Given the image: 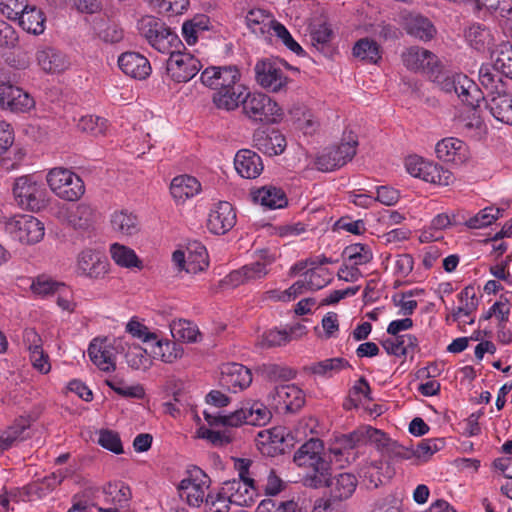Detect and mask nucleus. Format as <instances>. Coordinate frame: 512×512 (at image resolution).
<instances>
[{"mask_svg": "<svg viewBox=\"0 0 512 512\" xmlns=\"http://www.w3.org/2000/svg\"><path fill=\"white\" fill-rule=\"evenodd\" d=\"M111 257L116 264L126 268H142V262L135 252L124 245L114 243L110 248Z\"/></svg>", "mask_w": 512, "mask_h": 512, "instance_id": "48", "label": "nucleus"}, {"mask_svg": "<svg viewBox=\"0 0 512 512\" xmlns=\"http://www.w3.org/2000/svg\"><path fill=\"white\" fill-rule=\"evenodd\" d=\"M349 362L342 358H330L323 361L307 365L303 370L307 373L320 375V376H332L333 373H338L343 369L350 368Z\"/></svg>", "mask_w": 512, "mask_h": 512, "instance_id": "43", "label": "nucleus"}, {"mask_svg": "<svg viewBox=\"0 0 512 512\" xmlns=\"http://www.w3.org/2000/svg\"><path fill=\"white\" fill-rule=\"evenodd\" d=\"M311 41L313 46L325 56L332 54L333 48L330 44L333 38V31L326 23L314 26L311 30Z\"/></svg>", "mask_w": 512, "mask_h": 512, "instance_id": "46", "label": "nucleus"}, {"mask_svg": "<svg viewBox=\"0 0 512 512\" xmlns=\"http://www.w3.org/2000/svg\"><path fill=\"white\" fill-rule=\"evenodd\" d=\"M488 36V32L480 24L471 25L465 33L467 41L476 50H481L484 48Z\"/></svg>", "mask_w": 512, "mask_h": 512, "instance_id": "64", "label": "nucleus"}, {"mask_svg": "<svg viewBox=\"0 0 512 512\" xmlns=\"http://www.w3.org/2000/svg\"><path fill=\"white\" fill-rule=\"evenodd\" d=\"M211 480L198 467H194L189 471V477L181 480L178 485L179 496L193 507H199L204 501L206 502V491L210 487Z\"/></svg>", "mask_w": 512, "mask_h": 512, "instance_id": "10", "label": "nucleus"}, {"mask_svg": "<svg viewBox=\"0 0 512 512\" xmlns=\"http://www.w3.org/2000/svg\"><path fill=\"white\" fill-rule=\"evenodd\" d=\"M246 24L255 35H271L276 23L274 17L263 9H251L246 17Z\"/></svg>", "mask_w": 512, "mask_h": 512, "instance_id": "34", "label": "nucleus"}, {"mask_svg": "<svg viewBox=\"0 0 512 512\" xmlns=\"http://www.w3.org/2000/svg\"><path fill=\"white\" fill-rule=\"evenodd\" d=\"M16 20L23 30L33 35H40L45 30L46 17L35 5H28Z\"/></svg>", "mask_w": 512, "mask_h": 512, "instance_id": "37", "label": "nucleus"}, {"mask_svg": "<svg viewBox=\"0 0 512 512\" xmlns=\"http://www.w3.org/2000/svg\"><path fill=\"white\" fill-rule=\"evenodd\" d=\"M106 384L123 397L141 399L145 395L144 388L141 385L127 386L117 377L106 380Z\"/></svg>", "mask_w": 512, "mask_h": 512, "instance_id": "55", "label": "nucleus"}, {"mask_svg": "<svg viewBox=\"0 0 512 512\" xmlns=\"http://www.w3.org/2000/svg\"><path fill=\"white\" fill-rule=\"evenodd\" d=\"M357 136L353 132L344 134L339 145L326 148L317 158L315 165L318 170L330 172L341 168L356 155Z\"/></svg>", "mask_w": 512, "mask_h": 512, "instance_id": "6", "label": "nucleus"}, {"mask_svg": "<svg viewBox=\"0 0 512 512\" xmlns=\"http://www.w3.org/2000/svg\"><path fill=\"white\" fill-rule=\"evenodd\" d=\"M343 256L347 257L355 266L367 264L373 259L371 248L362 243L347 246L343 251Z\"/></svg>", "mask_w": 512, "mask_h": 512, "instance_id": "50", "label": "nucleus"}, {"mask_svg": "<svg viewBox=\"0 0 512 512\" xmlns=\"http://www.w3.org/2000/svg\"><path fill=\"white\" fill-rule=\"evenodd\" d=\"M322 449L323 445L319 439H310L295 452L293 460L298 466H320V470H323L328 462L321 457Z\"/></svg>", "mask_w": 512, "mask_h": 512, "instance_id": "27", "label": "nucleus"}, {"mask_svg": "<svg viewBox=\"0 0 512 512\" xmlns=\"http://www.w3.org/2000/svg\"><path fill=\"white\" fill-rule=\"evenodd\" d=\"M435 152L437 157L444 162H452L461 165L468 159L466 144L460 139L449 137L436 144Z\"/></svg>", "mask_w": 512, "mask_h": 512, "instance_id": "26", "label": "nucleus"}, {"mask_svg": "<svg viewBox=\"0 0 512 512\" xmlns=\"http://www.w3.org/2000/svg\"><path fill=\"white\" fill-rule=\"evenodd\" d=\"M195 252V259L186 261L185 253L176 250L172 255V260L179 270H185L187 273L202 271L208 266L206 249L201 244H197Z\"/></svg>", "mask_w": 512, "mask_h": 512, "instance_id": "35", "label": "nucleus"}, {"mask_svg": "<svg viewBox=\"0 0 512 512\" xmlns=\"http://www.w3.org/2000/svg\"><path fill=\"white\" fill-rule=\"evenodd\" d=\"M272 397L278 408L290 413L299 411L305 404L303 391L294 384L275 387Z\"/></svg>", "mask_w": 512, "mask_h": 512, "instance_id": "22", "label": "nucleus"}, {"mask_svg": "<svg viewBox=\"0 0 512 512\" xmlns=\"http://www.w3.org/2000/svg\"><path fill=\"white\" fill-rule=\"evenodd\" d=\"M253 143L255 148L268 156L282 154L287 146L285 136L276 129L255 132Z\"/></svg>", "mask_w": 512, "mask_h": 512, "instance_id": "23", "label": "nucleus"}, {"mask_svg": "<svg viewBox=\"0 0 512 512\" xmlns=\"http://www.w3.org/2000/svg\"><path fill=\"white\" fill-rule=\"evenodd\" d=\"M492 68L507 78L512 79V45H501L492 53Z\"/></svg>", "mask_w": 512, "mask_h": 512, "instance_id": "47", "label": "nucleus"}, {"mask_svg": "<svg viewBox=\"0 0 512 512\" xmlns=\"http://www.w3.org/2000/svg\"><path fill=\"white\" fill-rule=\"evenodd\" d=\"M431 81L436 83L442 91L445 93H455L459 95L457 91V85L460 86V90L466 91L467 88H472V90L476 91L474 88V82L470 80L464 74H451L443 70L441 63L439 62L437 66L432 70V72L428 75Z\"/></svg>", "mask_w": 512, "mask_h": 512, "instance_id": "20", "label": "nucleus"}, {"mask_svg": "<svg viewBox=\"0 0 512 512\" xmlns=\"http://www.w3.org/2000/svg\"><path fill=\"white\" fill-rule=\"evenodd\" d=\"M155 345L159 352L154 351V353L160 355L163 362L172 363L176 359L181 358L183 355L182 346L176 342L162 341L157 339Z\"/></svg>", "mask_w": 512, "mask_h": 512, "instance_id": "54", "label": "nucleus"}, {"mask_svg": "<svg viewBox=\"0 0 512 512\" xmlns=\"http://www.w3.org/2000/svg\"><path fill=\"white\" fill-rule=\"evenodd\" d=\"M170 330L176 341L196 343L200 341L201 338V333L197 325L185 319L172 321L170 324Z\"/></svg>", "mask_w": 512, "mask_h": 512, "instance_id": "41", "label": "nucleus"}, {"mask_svg": "<svg viewBox=\"0 0 512 512\" xmlns=\"http://www.w3.org/2000/svg\"><path fill=\"white\" fill-rule=\"evenodd\" d=\"M118 66L126 75L143 80L151 73V65L146 57L137 52H125L118 58Z\"/></svg>", "mask_w": 512, "mask_h": 512, "instance_id": "25", "label": "nucleus"}, {"mask_svg": "<svg viewBox=\"0 0 512 512\" xmlns=\"http://www.w3.org/2000/svg\"><path fill=\"white\" fill-rule=\"evenodd\" d=\"M502 209L486 207L479 211L475 216L466 221V226L470 229H480L492 224L501 215Z\"/></svg>", "mask_w": 512, "mask_h": 512, "instance_id": "51", "label": "nucleus"}, {"mask_svg": "<svg viewBox=\"0 0 512 512\" xmlns=\"http://www.w3.org/2000/svg\"><path fill=\"white\" fill-rule=\"evenodd\" d=\"M5 231L23 244H34L44 237L43 223L31 215H16L4 223Z\"/></svg>", "mask_w": 512, "mask_h": 512, "instance_id": "8", "label": "nucleus"}, {"mask_svg": "<svg viewBox=\"0 0 512 512\" xmlns=\"http://www.w3.org/2000/svg\"><path fill=\"white\" fill-rule=\"evenodd\" d=\"M47 183L55 195L66 201H77L85 193L83 180L73 171L55 167L46 176Z\"/></svg>", "mask_w": 512, "mask_h": 512, "instance_id": "5", "label": "nucleus"}, {"mask_svg": "<svg viewBox=\"0 0 512 512\" xmlns=\"http://www.w3.org/2000/svg\"><path fill=\"white\" fill-rule=\"evenodd\" d=\"M78 128L81 131L90 133L93 136H100L105 134L108 125L107 120L105 118L95 115H87L83 116L79 120Z\"/></svg>", "mask_w": 512, "mask_h": 512, "instance_id": "53", "label": "nucleus"}, {"mask_svg": "<svg viewBox=\"0 0 512 512\" xmlns=\"http://www.w3.org/2000/svg\"><path fill=\"white\" fill-rule=\"evenodd\" d=\"M36 60L41 69L50 74L64 72L70 66L69 58L62 51L51 46L38 49Z\"/></svg>", "mask_w": 512, "mask_h": 512, "instance_id": "24", "label": "nucleus"}, {"mask_svg": "<svg viewBox=\"0 0 512 512\" xmlns=\"http://www.w3.org/2000/svg\"><path fill=\"white\" fill-rule=\"evenodd\" d=\"M272 33L276 35L289 50H291L298 56L305 55V51L303 50V48L293 39L290 32L286 29V27L283 24L279 22L276 23Z\"/></svg>", "mask_w": 512, "mask_h": 512, "instance_id": "63", "label": "nucleus"}, {"mask_svg": "<svg viewBox=\"0 0 512 512\" xmlns=\"http://www.w3.org/2000/svg\"><path fill=\"white\" fill-rule=\"evenodd\" d=\"M252 382L250 370L239 363H227L221 368L220 385L228 391L236 393L247 388Z\"/></svg>", "mask_w": 512, "mask_h": 512, "instance_id": "18", "label": "nucleus"}, {"mask_svg": "<svg viewBox=\"0 0 512 512\" xmlns=\"http://www.w3.org/2000/svg\"><path fill=\"white\" fill-rule=\"evenodd\" d=\"M263 372L266 377L272 381H289L296 376V372L292 368L278 364L264 365Z\"/></svg>", "mask_w": 512, "mask_h": 512, "instance_id": "60", "label": "nucleus"}, {"mask_svg": "<svg viewBox=\"0 0 512 512\" xmlns=\"http://www.w3.org/2000/svg\"><path fill=\"white\" fill-rule=\"evenodd\" d=\"M403 64L413 71H423L427 76L440 62L438 57L429 50L413 46L402 54Z\"/></svg>", "mask_w": 512, "mask_h": 512, "instance_id": "21", "label": "nucleus"}, {"mask_svg": "<svg viewBox=\"0 0 512 512\" xmlns=\"http://www.w3.org/2000/svg\"><path fill=\"white\" fill-rule=\"evenodd\" d=\"M247 90L248 88L244 84L238 82L230 85L229 88L214 92L212 102L218 109L233 111L240 106Z\"/></svg>", "mask_w": 512, "mask_h": 512, "instance_id": "29", "label": "nucleus"}, {"mask_svg": "<svg viewBox=\"0 0 512 512\" xmlns=\"http://www.w3.org/2000/svg\"><path fill=\"white\" fill-rule=\"evenodd\" d=\"M307 290H319L330 283L329 271L327 269H319L316 267L309 268L305 272Z\"/></svg>", "mask_w": 512, "mask_h": 512, "instance_id": "56", "label": "nucleus"}, {"mask_svg": "<svg viewBox=\"0 0 512 512\" xmlns=\"http://www.w3.org/2000/svg\"><path fill=\"white\" fill-rule=\"evenodd\" d=\"M357 484L358 480L352 473L343 472L331 477L328 484L330 500L343 501L350 498Z\"/></svg>", "mask_w": 512, "mask_h": 512, "instance_id": "31", "label": "nucleus"}, {"mask_svg": "<svg viewBox=\"0 0 512 512\" xmlns=\"http://www.w3.org/2000/svg\"><path fill=\"white\" fill-rule=\"evenodd\" d=\"M256 512H301V509L294 500L277 501L267 498L258 504Z\"/></svg>", "mask_w": 512, "mask_h": 512, "instance_id": "52", "label": "nucleus"}, {"mask_svg": "<svg viewBox=\"0 0 512 512\" xmlns=\"http://www.w3.org/2000/svg\"><path fill=\"white\" fill-rule=\"evenodd\" d=\"M28 5L27 0H0V13L15 21Z\"/></svg>", "mask_w": 512, "mask_h": 512, "instance_id": "61", "label": "nucleus"}, {"mask_svg": "<svg viewBox=\"0 0 512 512\" xmlns=\"http://www.w3.org/2000/svg\"><path fill=\"white\" fill-rule=\"evenodd\" d=\"M254 70L255 79L262 88L273 93L285 90L289 79L275 60L262 59L256 63Z\"/></svg>", "mask_w": 512, "mask_h": 512, "instance_id": "13", "label": "nucleus"}, {"mask_svg": "<svg viewBox=\"0 0 512 512\" xmlns=\"http://www.w3.org/2000/svg\"><path fill=\"white\" fill-rule=\"evenodd\" d=\"M34 100L21 88L10 83H0V108L11 112H25L34 107Z\"/></svg>", "mask_w": 512, "mask_h": 512, "instance_id": "16", "label": "nucleus"}, {"mask_svg": "<svg viewBox=\"0 0 512 512\" xmlns=\"http://www.w3.org/2000/svg\"><path fill=\"white\" fill-rule=\"evenodd\" d=\"M288 342H290V336L286 329H271L263 333L259 345L262 348H272L286 345Z\"/></svg>", "mask_w": 512, "mask_h": 512, "instance_id": "57", "label": "nucleus"}, {"mask_svg": "<svg viewBox=\"0 0 512 512\" xmlns=\"http://www.w3.org/2000/svg\"><path fill=\"white\" fill-rule=\"evenodd\" d=\"M111 225L115 232L132 236L139 231V221L136 215L127 211H118L111 216Z\"/></svg>", "mask_w": 512, "mask_h": 512, "instance_id": "42", "label": "nucleus"}, {"mask_svg": "<svg viewBox=\"0 0 512 512\" xmlns=\"http://www.w3.org/2000/svg\"><path fill=\"white\" fill-rule=\"evenodd\" d=\"M203 415L210 426L230 427H238L242 424L264 426L272 417L270 410L260 401H247L240 409L228 415H214L208 411H204Z\"/></svg>", "mask_w": 512, "mask_h": 512, "instance_id": "2", "label": "nucleus"}, {"mask_svg": "<svg viewBox=\"0 0 512 512\" xmlns=\"http://www.w3.org/2000/svg\"><path fill=\"white\" fill-rule=\"evenodd\" d=\"M202 68L194 55L178 49L170 54L166 61V73L176 83H186L194 78Z\"/></svg>", "mask_w": 512, "mask_h": 512, "instance_id": "9", "label": "nucleus"}, {"mask_svg": "<svg viewBox=\"0 0 512 512\" xmlns=\"http://www.w3.org/2000/svg\"><path fill=\"white\" fill-rule=\"evenodd\" d=\"M31 289L35 294L46 296L49 294H54L60 289L64 290L65 287L61 283L54 282L44 276H40L33 280Z\"/></svg>", "mask_w": 512, "mask_h": 512, "instance_id": "62", "label": "nucleus"}, {"mask_svg": "<svg viewBox=\"0 0 512 512\" xmlns=\"http://www.w3.org/2000/svg\"><path fill=\"white\" fill-rule=\"evenodd\" d=\"M366 429H367V426H362L349 434L343 435L339 440L341 447L340 448L335 447V448L330 449V453L332 455L330 461L339 463L340 466H342L341 457L344 455L345 452L352 450L353 448H355L358 445L367 443Z\"/></svg>", "mask_w": 512, "mask_h": 512, "instance_id": "36", "label": "nucleus"}, {"mask_svg": "<svg viewBox=\"0 0 512 512\" xmlns=\"http://www.w3.org/2000/svg\"><path fill=\"white\" fill-rule=\"evenodd\" d=\"M220 498L228 499L229 503L238 506H251L257 496L254 480H229L225 481L218 492Z\"/></svg>", "mask_w": 512, "mask_h": 512, "instance_id": "15", "label": "nucleus"}, {"mask_svg": "<svg viewBox=\"0 0 512 512\" xmlns=\"http://www.w3.org/2000/svg\"><path fill=\"white\" fill-rule=\"evenodd\" d=\"M241 105L243 114L255 123H273L282 116V109L277 102L261 92L247 90Z\"/></svg>", "mask_w": 512, "mask_h": 512, "instance_id": "4", "label": "nucleus"}, {"mask_svg": "<svg viewBox=\"0 0 512 512\" xmlns=\"http://www.w3.org/2000/svg\"><path fill=\"white\" fill-rule=\"evenodd\" d=\"M293 438L289 433L285 434L284 428L275 427L262 430L257 434V445L263 453L269 455L284 454L289 447L288 441Z\"/></svg>", "mask_w": 512, "mask_h": 512, "instance_id": "19", "label": "nucleus"}, {"mask_svg": "<svg viewBox=\"0 0 512 512\" xmlns=\"http://www.w3.org/2000/svg\"><path fill=\"white\" fill-rule=\"evenodd\" d=\"M78 273L90 278H100L108 271L106 259L92 250L82 251L78 256Z\"/></svg>", "mask_w": 512, "mask_h": 512, "instance_id": "28", "label": "nucleus"}, {"mask_svg": "<svg viewBox=\"0 0 512 512\" xmlns=\"http://www.w3.org/2000/svg\"><path fill=\"white\" fill-rule=\"evenodd\" d=\"M353 55L367 63L376 64L381 59L380 46L375 40L365 37L354 44Z\"/></svg>", "mask_w": 512, "mask_h": 512, "instance_id": "44", "label": "nucleus"}, {"mask_svg": "<svg viewBox=\"0 0 512 512\" xmlns=\"http://www.w3.org/2000/svg\"><path fill=\"white\" fill-rule=\"evenodd\" d=\"M13 194L20 207L33 212L40 211L47 203L44 184L32 175L17 178L13 185Z\"/></svg>", "mask_w": 512, "mask_h": 512, "instance_id": "7", "label": "nucleus"}, {"mask_svg": "<svg viewBox=\"0 0 512 512\" xmlns=\"http://www.w3.org/2000/svg\"><path fill=\"white\" fill-rule=\"evenodd\" d=\"M255 202L268 209L283 208L287 205V197L284 191L274 186H265L253 194Z\"/></svg>", "mask_w": 512, "mask_h": 512, "instance_id": "39", "label": "nucleus"}, {"mask_svg": "<svg viewBox=\"0 0 512 512\" xmlns=\"http://www.w3.org/2000/svg\"><path fill=\"white\" fill-rule=\"evenodd\" d=\"M241 80V72L236 65L209 66L200 75L201 83L215 92L229 88Z\"/></svg>", "mask_w": 512, "mask_h": 512, "instance_id": "14", "label": "nucleus"}, {"mask_svg": "<svg viewBox=\"0 0 512 512\" xmlns=\"http://www.w3.org/2000/svg\"><path fill=\"white\" fill-rule=\"evenodd\" d=\"M479 81L488 90L486 107L492 116L502 123L512 125V94L505 90L501 78L492 72L489 65H482Z\"/></svg>", "mask_w": 512, "mask_h": 512, "instance_id": "1", "label": "nucleus"}, {"mask_svg": "<svg viewBox=\"0 0 512 512\" xmlns=\"http://www.w3.org/2000/svg\"><path fill=\"white\" fill-rule=\"evenodd\" d=\"M236 224V213L227 201H220L210 210L207 220L208 230L216 235H223Z\"/></svg>", "mask_w": 512, "mask_h": 512, "instance_id": "17", "label": "nucleus"}, {"mask_svg": "<svg viewBox=\"0 0 512 512\" xmlns=\"http://www.w3.org/2000/svg\"><path fill=\"white\" fill-rule=\"evenodd\" d=\"M407 33L420 40H431L436 34V29L431 21L423 16H414L407 20Z\"/></svg>", "mask_w": 512, "mask_h": 512, "instance_id": "45", "label": "nucleus"}, {"mask_svg": "<svg viewBox=\"0 0 512 512\" xmlns=\"http://www.w3.org/2000/svg\"><path fill=\"white\" fill-rule=\"evenodd\" d=\"M234 165L238 174L246 179H254L263 171L261 157L249 149H242L237 152Z\"/></svg>", "mask_w": 512, "mask_h": 512, "instance_id": "30", "label": "nucleus"}, {"mask_svg": "<svg viewBox=\"0 0 512 512\" xmlns=\"http://www.w3.org/2000/svg\"><path fill=\"white\" fill-rule=\"evenodd\" d=\"M97 442L100 446L115 454H122L124 452L120 436L113 430H100Z\"/></svg>", "mask_w": 512, "mask_h": 512, "instance_id": "58", "label": "nucleus"}, {"mask_svg": "<svg viewBox=\"0 0 512 512\" xmlns=\"http://www.w3.org/2000/svg\"><path fill=\"white\" fill-rule=\"evenodd\" d=\"M65 220L74 229H88L95 221V211L90 204L79 203L65 209Z\"/></svg>", "mask_w": 512, "mask_h": 512, "instance_id": "33", "label": "nucleus"}, {"mask_svg": "<svg viewBox=\"0 0 512 512\" xmlns=\"http://www.w3.org/2000/svg\"><path fill=\"white\" fill-rule=\"evenodd\" d=\"M139 31L147 42L160 53L171 54L182 46L178 35L161 20L146 16L139 21Z\"/></svg>", "mask_w": 512, "mask_h": 512, "instance_id": "3", "label": "nucleus"}, {"mask_svg": "<svg viewBox=\"0 0 512 512\" xmlns=\"http://www.w3.org/2000/svg\"><path fill=\"white\" fill-rule=\"evenodd\" d=\"M120 350H124L121 339H114L113 342H109L107 338H96L89 345L88 355L100 370L110 372L116 368V354Z\"/></svg>", "mask_w": 512, "mask_h": 512, "instance_id": "12", "label": "nucleus"}, {"mask_svg": "<svg viewBox=\"0 0 512 512\" xmlns=\"http://www.w3.org/2000/svg\"><path fill=\"white\" fill-rule=\"evenodd\" d=\"M275 262V256L270 254L267 250L260 252V258L250 264L244 265V278L247 282L257 281L265 278L269 269L268 266Z\"/></svg>", "mask_w": 512, "mask_h": 512, "instance_id": "40", "label": "nucleus"}, {"mask_svg": "<svg viewBox=\"0 0 512 512\" xmlns=\"http://www.w3.org/2000/svg\"><path fill=\"white\" fill-rule=\"evenodd\" d=\"M405 167L411 176L433 184L446 186L453 178L449 171L415 155L406 158Z\"/></svg>", "mask_w": 512, "mask_h": 512, "instance_id": "11", "label": "nucleus"}, {"mask_svg": "<svg viewBox=\"0 0 512 512\" xmlns=\"http://www.w3.org/2000/svg\"><path fill=\"white\" fill-rule=\"evenodd\" d=\"M201 191L200 182L190 175H179L170 184V193L178 204L197 195Z\"/></svg>", "mask_w": 512, "mask_h": 512, "instance_id": "32", "label": "nucleus"}, {"mask_svg": "<svg viewBox=\"0 0 512 512\" xmlns=\"http://www.w3.org/2000/svg\"><path fill=\"white\" fill-rule=\"evenodd\" d=\"M382 346L389 355L407 356L418 351V339L411 334L400 335L384 340Z\"/></svg>", "mask_w": 512, "mask_h": 512, "instance_id": "38", "label": "nucleus"}, {"mask_svg": "<svg viewBox=\"0 0 512 512\" xmlns=\"http://www.w3.org/2000/svg\"><path fill=\"white\" fill-rule=\"evenodd\" d=\"M159 13L182 14L189 6V0H149Z\"/></svg>", "mask_w": 512, "mask_h": 512, "instance_id": "59", "label": "nucleus"}, {"mask_svg": "<svg viewBox=\"0 0 512 512\" xmlns=\"http://www.w3.org/2000/svg\"><path fill=\"white\" fill-rule=\"evenodd\" d=\"M443 446L444 441L442 439H424L416 448H413V458L416 460L417 464L427 462L431 456L441 450Z\"/></svg>", "mask_w": 512, "mask_h": 512, "instance_id": "49", "label": "nucleus"}]
</instances>
